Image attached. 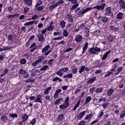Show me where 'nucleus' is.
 I'll return each instance as SVG.
<instances>
[{
    "mask_svg": "<svg viewBox=\"0 0 125 125\" xmlns=\"http://www.w3.org/2000/svg\"><path fill=\"white\" fill-rule=\"evenodd\" d=\"M101 50L100 48L96 47L91 48L88 51H90L91 54H96V52H100Z\"/></svg>",
    "mask_w": 125,
    "mask_h": 125,
    "instance_id": "obj_1",
    "label": "nucleus"
},
{
    "mask_svg": "<svg viewBox=\"0 0 125 125\" xmlns=\"http://www.w3.org/2000/svg\"><path fill=\"white\" fill-rule=\"evenodd\" d=\"M106 6V3H102L101 5H97L96 6H94L93 7L94 9H97L98 11H102V10H104V8H105V7Z\"/></svg>",
    "mask_w": 125,
    "mask_h": 125,
    "instance_id": "obj_2",
    "label": "nucleus"
},
{
    "mask_svg": "<svg viewBox=\"0 0 125 125\" xmlns=\"http://www.w3.org/2000/svg\"><path fill=\"white\" fill-rule=\"evenodd\" d=\"M105 16H113V14L112 13V11H111V7H107L105 10L104 13Z\"/></svg>",
    "mask_w": 125,
    "mask_h": 125,
    "instance_id": "obj_3",
    "label": "nucleus"
},
{
    "mask_svg": "<svg viewBox=\"0 0 125 125\" xmlns=\"http://www.w3.org/2000/svg\"><path fill=\"white\" fill-rule=\"evenodd\" d=\"M19 73L21 75H23V77L24 79H28V78H29V73L22 69H21L19 70Z\"/></svg>",
    "mask_w": 125,
    "mask_h": 125,
    "instance_id": "obj_4",
    "label": "nucleus"
},
{
    "mask_svg": "<svg viewBox=\"0 0 125 125\" xmlns=\"http://www.w3.org/2000/svg\"><path fill=\"white\" fill-rule=\"evenodd\" d=\"M91 10V7L87 8L84 10H81L78 13L79 15H83V14H85L86 12H88L89 10Z\"/></svg>",
    "mask_w": 125,
    "mask_h": 125,
    "instance_id": "obj_5",
    "label": "nucleus"
},
{
    "mask_svg": "<svg viewBox=\"0 0 125 125\" xmlns=\"http://www.w3.org/2000/svg\"><path fill=\"white\" fill-rule=\"evenodd\" d=\"M98 18V19H100L101 21L104 22V23H106V22L108 21V17L106 16L102 17L101 16H99Z\"/></svg>",
    "mask_w": 125,
    "mask_h": 125,
    "instance_id": "obj_6",
    "label": "nucleus"
},
{
    "mask_svg": "<svg viewBox=\"0 0 125 125\" xmlns=\"http://www.w3.org/2000/svg\"><path fill=\"white\" fill-rule=\"evenodd\" d=\"M61 91H62V90H61V89H58L57 90H56L55 94L54 95V99H57V98H58V97H59V93H60V92H61Z\"/></svg>",
    "mask_w": 125,
    "mask_h": 125,
    "instance_id": "obj_7",
    "label": "nucleus"
},
{
    "mask_svg": "<svg viewBox=\"0 0 125 125\" xmlns=\"http://www.w3.org/2000/svg\"><path fill=\"white\" fill-rule=\"evenodd\" d=\"M66 18H67L68 20V22H70V23H73V16L71 14H68L66 16Z\"/></svg>",
    "mask_w": 125,
    "mask_h": 125,
    "instance_id": "obj_8",
    "label": "nucleus"
},
{
    "mask_svg": "<svg viewBox=\"0 0 125 125\" xmlns=\"http://www.w3.org/2000/svg\"><path fill=\"white\" fill-rule=\"evenodd\" d=\"M117 19L118 20H122L124 18V13L122 12H119L116 15Z\"/></svg>",
    "mask_w": 125,
    "mask_h": 125,
    "instance_id": "obj_9",
    "label": "nucleus"
},
{
    "mask_svg": "<svg viewBox=\"0 0 125 125\" xmlns=\"http://www.w3.org/2000/svg\"><path fill=\"white\" fill-rule=\"evenodd\" d=\"M83 40V36L81 35H77L75 38V41L77 42H81Z\"/></svg>",
    "mask_w": 125,
    "mask_h": 125,
    "instance_id": "obj_10",
    "label": "nucleus"
},
{
    "mask_svg": "<svg viewBox=\"0 0 125 125\" xmlns=\"http://www.w3.org/2000/svg\"><path fill=\"white\" fill-rule=\"evenodd\" d=\"M37 37L39 39V42H43V34H42V33H39L37 35Z\"/></svg>",
    "mask_w": 125,
    "mask_h": 125,
    "instance_id": "obj_11",
    "label": "nucleus"
},
{
    "mask_svg": "<svg viewBox=\"0 0 125 125\" xmlns=\"http://www.w3.org/2000/svg\"><path fill=\"white\" fill-rule=\"evenodd\" d=\"M41 99H42V95H37V99L35 100V102L38 103H42V101Z\"/></svg>",
    "mask_w": 125,
    "mask_h": 125,
    "instance_id": "obj_12",
    "label": "nucleus"
},
{
    "mask_svg": "<svg viewBox=\"0 0 125 125\" xmlns=\"http://www.w3.org/2000/svg\"><path fill=\"white\" fill-rule=\"evenodd\" d=\"M85 113H86L85 111H83L81 112L79 114V115L78 116L77 119H78V120H81L82 118H83V116H84V115H85Z\"/></svg>",
    "mask_w": 125,
    "mask_h": 125,
    "instance_id": "obj_13",
    "label": "nucleus"
},
{
    "mask_svg": "<svg viewBox=\"0 0 125 125\" xmlns=\"http://www.w3.org/2000/svg\"><path fill=\"white\" fill-rule=\"evenodd\" d=\"M110 52H111V50H109L104 53V54L103 55L102 58V61H104V60H106V58L108 57V55H109Z\"/></svg>",
    "mask_w": 125,
    "mask_h": 125,
    "instance_id": "obj_14",
    "label": "nucleus"
},
{
    "mask_svg": "<svg viewBox=\"0 0 125 125\" xmlns=\"http://www.w3.org/2000/svg\"><path fill=\"white\" fill-rule=\"evenodd\" d=\"M51 88H52V87H51V86L48 87L44 91V92H43L44 94L45 95H47V94H49V91H50V90H51Z\"/></svg>",
    "mask_w": 125,
    "mask_h": 125,
    "instance_id": "obj_15",
    "label": "nucleus"
},
{
    "mask_svg": "<svg viewBox=\"0 0 125 125\" xmlns=\"http://www.w3.org/2000/svg\"><path fill=\"white\" fill-rule=\"evenodd\" d=\"M23 2L25 4H27V5H29V6H31L32 3H33L32 0H23Z\"/></svg>",
    "mask_w": 125,
    "mask_h": 125,
    "instance_id": "obj_16",
    "label": "nucleus"
},
{
    "mask_svg": "<svg viewBox=\"0 0 125 125\" xmlns=\"http://www.w3.org/2000/svg\"><path fill=\"white\" fill-rule=\"evenodd\" d=\"M96 80V77H93L92 78L90 79L89 80L87 81V83H88L89 84H90L91 83H94L95 81Z\"/></svg>",
    "mask_w": 125,
    "mask_h": 125,
    "instance_id": "obj_17",
    "label": "nucleus"
},
{
    "mask_svg": "<svg viewBox=\"0 0 125 125\" xmlns=\"http://www.w3.org/2000/svg\"><path fill=\"white\" fill-rule=\"evenodd\" d=\"M109 29L111 31L117 32V31H118L120 28H119V27H116L114 25H111L109 26Z\"/></svg>",
    "mask_w": 125,
    "mask_h": 125,
    "instance_id": "obj_18",
    "label": "nucleus"
},
{
    "mask_svg": "<svg viewBox=\"0 0 125 125\" xmlns=\"http://www.w3.org/2000/svg\"><path fill=\"white\" fill-rule=\"evenodd\" d=\"M49 48H50V45H47L42 49V52L43 53H44V52H46V51L49 50Z\"/></svg>",
    "mask_w": 125,
    "mask_h": 125,
    "instance_id": "obj_19",
    "label": "nucleus"
},
{
    "mask_svg": "<svg viewBox=\"0 0 125 125\" xmlns=\"http://www.w3.org/2000/svg\"><path fill=\"white\" fill-rule=\"evenodd\" d=\"M22 119V123H24V122H26V121H27V120L29 119V116H28V114H24L23 115Z\"/></svg>",
    "mask_w": 125,
    "mask_h": 125,
    "instance_id": "obj_20",
    "label": "nucleus"
},
{
    "mask_svg": "<svg viewBox=\"0 0 125 125\" xmlns=\"http://www.w3.org/2000/svg\"><path fill=\"white\" fill-rule=\"evenodd\" d=\"M92 100V98L90 96H88L86 98L85 101V104H88L90 101Z\"/></svg>",
    "mask_w": 125,
    "mask_h": 125,
    "instance_id": "obj_21",
    "label": "nucleus"
},
{
    "mask_svg": "<svg viewBox=\"0 0 125 125\" xmlns=\"http://www.w3.org/2000/svg\"><path fill=\"white\" fill-rule=\"evenodd\" d=\"M63 79H71L73 78V74L72 73H69L67 74L66 75H64L63 77Z\"/></svg>",
    "mask_w": 125,
    "mask_h": 125,
    "instance_id": "obj_22",
    "label": "nucleus"
},
{
    "mask_svg": "<svg viewBox=\"0 0 125 125\" xmlns=\"http://www.w3.org/2000/svg\"><path fill=\"white\" fill-rule=\"evenodd\" d=\"M63 72L62 71V70H61V69H60V70H59L57 72H56V75H57V76H59V77H63Z\"/></svg>",
    "mask_w": 125,
    "mask_h": 125,
    "instance_id": "obj_23",
    "label": "nucleus"
},
{
    "mask_svg": "<svg viewBox=\"0 0 125 125\" xmlns=\"http://www.w3.org/2000/svg\"><path fill=\"white\" fill-rule=\"evenodd\" d=\"M114 92V89L110 88L107 92V96H110L111 94H113Z\"/></svg>",
    "mask_w": 125,
    "mask_h": 125,
    "instance_id": "obj_24",
    "label": "nucleus"
},
{
    "mask_svg": "<svg viewBox=\"0 0 125 125\" xmlns=\"http://www.w3.org/2000/svg\"><path fill=\"white\" fill-rule=\"evenodd\" d=\"M18 16H19V14H16L15 15H10L9 16H7L8 19H13L15 18V17H18Z\"/></svg>",
    "mask_w": 125,
    "mask_h": 125,
    "instance_id": "obj_25",
    "label": "nucleus"
},
{
    "mask_svg": "<svg viewBox=\"0 0 125 125\" xmlns=\"http://www.w3.org/2000/svg\"><path fill=\"white\" fill-rule=\"evenodd\" d=\"M43 2V1H42L41 0H38L36 5L35 6V8H38V7H39V6H40L42 5V4Z\"/></svg>",
    "mask_w": 125,
    "mask_h": 125,
    "instance_id": "obj_26",
    "label": "nucleus"
},
{
    "mask_svg": "<svg viewBox=\"0 0 125 125\" xmlns=\"http://www.w3.org/2000/svg\"><path fill=\"white\" fill-rule=\"evenodd\" d=\"M60 25L62 29H64V28H65V25H66V22L64 21H61Z\"/></svg>",
    "mask_w": 125,
    "mask_h": 125,
    "instance_id": "obj_27",
    "label": "nucleus"
},
{
    "mask_svg": "<svg viewBox=\"0 0 125 125\" xmlns=\"http://www.w3.org/2000/svg\"><path fill=\"white\" fill-rule=\"evenodd\" d=\"M78 6H79L78 3L73 4L70 9V11H72V10H75V9L77 8Z\"/></svg>",
    "mask_w": 125,
    "mask_h": 125,
    "instance_id": "obj_28",
    "label": "nucleus"
},
{
    "mask_svg": "<svg viewBox=\"0 0 125 125\" xmlns=\"http://www.w3.org/2000/svg\"><path fill=\"white\" fill-rule=\"evenodd\" d=\"M102 91H103V88L102 87L97 88L95 91L96 93L98 94L101 93Z\"/></svg>",
    "mask_w": 125,
    "mask_h": 125,
    "instance_id": "obj_29",
    "label": "nucleus"
},
{
    "mask_svg": "<svg viewBox=\"0 0 125 125\" xmlns=\"http://www.w3.org/2000/svg\"><path fill=\"white\" fill-rule=\"evenodd\" d=\"M62 3H64V0H59L58 2H56L55 4L56 6H58V5H60V4H62Z\"/></svg>",
    "mask_w": 125,
    "mask_h": 125,
    "instance_id": "obj_30",
    "label": "nucleus"
},
{
    "mask_svg": "<svg viewBox=\"0 0 125 125\" xmlns=\"http://www.w3.org/2000/svg\"><path fill=\"white\" fill-rule=\"evenodd\" d=\"M63 118H64V115L61 114L58 117L57 121H59V122H62L63 121Z\"/></svg>",
    "mask_w": 125,
    "mask_h": 125,
    "instance_id": "obj_31",
    "label": "nucleus"
},
{
    "mask_svg": "<svg viewBox=\"0 0 125 125\" xmlns=\"http://www.w3.org/2000/svg\"><path fill=\"white\" fill-rule=\"evenodd\" d=\"M62 98H61L56 100L54 103L55 105H57L59 104V103H60V102H61V101H62Z\"/></svg>",
    "mask_w": 125,
    "mask_h": 125,
    "instance_id": "obj_32",
    "label": "nucleus"
},
{
    "mask_svg": "<svg viewBox=\"0 0 125 125\" xmlns=\"http://www.w3.org/2000/svg\"><path fill=\"white\" fill-rule=\"evenodd\" d=\"M53 82H56L57 81H58L60 82V83H61L62 82V79L58 77H56L52 80Z\"/></svg>",
    "mask_w": 125,
    "mask_h": 125,
    "instance_id": "obj_33",
    "label": "nucleus"
},
{
    "mask_svg": "<svg viewBox=\"0 0 125 125\" xmlns=\"http://www.w3.org/2000/svg\"><path fill=\"white\" fill-rule=\"evenodd\" d=\"M54 28H55V26H54V25H51L47 28V31H53V30H54Z\"/></svg>",
    "mask_w": 125,
    "mask_h": 125,
    "instance_id": "obj_34",
    "label": "nucleus"
},
{
    "mask_svg": "<svg viewBox=\"0 0 125 125\" xmlns=\"http://www.w3.org/2000/svg\"><path fill=\"white\" fill-rule=\"evenodd\" d=\"M35 23V21H30L29 22H27L25 23H24V26H29L30 25H33Z\"/></svg>",
    "mask_w": 125,
    "mask_h": 125,
    "instance_id": "obj_35",
    "label": "nucleus"
},
{
    "mask_svg": "<svg viewBox=\"0 0 125 125\" xmlns=\"http://www.w3.org/2000/svg\"><path fill=\"white\" fill-rule=\"evenodd\" d=\"M1 120H2L3 122H6V121L8 120L7 117L5 115H2L1 117Z\"/></svg>",
    "mask_w": 125,
    "mask_h": 125,
    "instance_id": "obj_36",
    "label": "nucleus"
},
{
    "mask_svg": "<svg viewBox=\"0 0 125 125\" xmlns=\"http://www.w3.org/2000/svg\"><path fill=\"white\" fill-rule=\"evenodd\" d=\"M85 69V65H83V66H81L80 68V70H79L80 74H82V73H83V71H84Z\"/></svg>",
    "mask_w": 125,
    "mask_h": 125,
    "instance_id": "obj_37",
    "label": "nucleus"
},
{
    "mask_svg": "<svg viewBox=\"0 0 125 125\" xmlns=\"http://www.w3.org/2000/svg\"><path fill=\"white\" fill-rule=\"evenodd\" d=\"M72 74H77L78 73V67H75L73 68Z\"/></svg>",
    "mask_w": 125,
    "mask_h": 125,
    "instance_id": "obj_38",
    "label": "nucleus"
},
{
    "mask_svg": "<svg viewBox=\"0 0 125 125\" xmlns=\"http://www.w3.org/2000/svg\"><path fill=\"white\" fill-rule=\"evenodd\" d=\"M36 123H37V120H36V118H33L30 122V125H36Z\"/></svg>",
    "mask_w": 125,
    "mask_h": 125,
    "instance_id": "obj_39",
    "label": "nucleus"
},
{
    "mask_svg": "<svg viewBox=\"0 0 125 125\" xmlns=\"http://www.w3.org/2000/svg\"><path fill=\"white\" fill-rule=\"evenodd\" d=\"M8 41L9 42H12L13 41V36L12 34L8 35Z\"/></svg>",
    "mask_w": 125,
    "mask_h": 125,
    "instance_id": "obj_40",
    "label": "nucleus"
},
{
    "mask_svg": "<svg viewBox=\"0 0 125 125\" xmlns=\"http://www.w3.org/2000/svg\"><path fill=\"white\" fill-rule=\"evenodd\" d=\"M44 9V6L42 5L41 6L38 7L36 9L38 10V11H42Z\"/></svg>",
    "mask_w": 125,
    "mask_h": 125,
    "instance_id": "obj_41",
    "label": "nucleus"
},
{
    "mask_svg": "<svg viewBox=\"0 0 125 125\" xmlns=\"http://www.w3.org/2000/svg\"><path fill=\"white\" fill-rule=\"evenodd\" d=\"M103 115H104V112L102 110L100 111L98 114V118H101Z\"/></svg>",
    "mask_w": 125,
    "mask_h": 125,
    "instance_id": "obj_42",
    "label": "nucleus"
},
{
    "mask_svg": "<svg viewBox=\"0 0 125 125\" xmlns=\"http://www.w3.org/2000/svg\"><path fill=\"white\" fill-rule=\"evenodd\" d=\"M65 44V41H62L60 42H57L56 44V46H58V45H61V44L63 45Z\"/></svg>",
    "mask_w": 125,
    "mask_h": 125,
    "instance_id": "obj_43",
    "label": "nucleus"
},
{
    "mask_svg": "<svg viewBox=\"0 0 125 125\" xmlns=\"http://www.w3.org/2000/svg\"><path fill=\"white\" fill-rule=\"evenodd\" d=\"M48 69V65H44L41 68V71H46V69Z\"/></svg>",
    "mask_w": 125,
    "mask_h": 125,
    "instance_id": "obj_44",
    "label": "nucleus"
},
{
    "mask_svg": "<svg viewBox=\"0 0 125 125\" xmlns=\"http://www.w3.org/2000/svg\"><path fill=\"white\" fill-rule=\"evenodd\" d=\"M9 116L11 117V118H18V115H17L16 113L10 114Z\"/></svg>",
    "mask_w": 125,
    "mask_h": 125,
    "instance_id": "obj_45",
    "label": "nucleus"
},
{
    "mask_svg": "<svg viewBox=\"0 0 125 125\" xmlns=\"http://www.w3.org/2000/svg\"><path fill=\"white\" fill-rule=\"evenodd\" d=\"M30 82V83H34L35 81L31 78H28V79L26 80L25 83H29Z\"/></svg>",
    "mask_w": 125,
    "mask_h": 125,
    "instance_id": "obj_46",
    "label": "nucleus"
},
{
    "mask_svg": "<svg viewBox=\"0 0 125 125\" xmlns=\"http://www.w3.org/2000/svg\"><path fill=\"white\" fill-rule=\"evenodd\" d=\"M63 35L64 37H66L69 35V33L66 30H64L63 32Z\"/></svg>",
    "mask_w": 125,
    "mask_h": 125,
    "instance_id": "obj_47",
    "label": "nucleus"
},
{
    "mask_svg": "<svg viewBox=\"0 0 125 125\" xmlns=\"http://www.w3.org/2000/svg\"><path fill=\"white\" fill-rule=\"evenodd\" d=\"M10 48H11V47L10 46H3V51H5V50H9V49H10Z\"/></svg>",
    "mask_w": 125,
    "mask_h": 125,
    "instance_id": "obj_48",
    "label": "nucleus"
},
{
    "mask_svg": "<svg viewBox=\"0 0 125 125\" xmlns=\"http://www.w3.org/2000/svg\"><path fill=\"white\" fill-rule=\"evenodd\" d=\"M68 1H69L70 2H72L73 4H76L78 3V0H68Z\"/></svg>",
    "mask_w": 125,
    "mask_h": 125,
    "instance_id": "obj_49",
    "label": "nucleus"
},
{
    "mask_svg": "<svg viewBox=\"0 0 125 125\" xmlns=\"http://www.w3.org/2000/svg\"><path fill=\"white\" fill-rule=\"evenodd\" d=\"M125 116V111L124 110L121 111V114H120V118L123 119Z\"/></svg>",
    "mask_w": 125,
    "mask_h": 125,
    "instance_id": "obj_50",
    "label": "nucleus"
},
{
    "mask_svg": "<svg viewBox=\"0 0 125 125\" xmlns=\"http://www.w3.org/2000/svg\"><path fill=\"white\" fill-rule=\"evenodd\" d=\"M91 119V114H87L85 117V120H90Z\"/></svg>",
    "mask_w": 125,
    "mask_h": 125,
    "instance_id": "obj_51",
    "label": "nucleus"
},
{
    "mask_svg": "<svg viewBox=\"0 0 125 125\" xmlns=\"http://www.w3.org/2000/svg\"><path fill=\"white\" fill-rule=\"evenodd\" d=\"M61 70H62V72H68V71H69V68L68 67L62 68H61Z\"/></svg>",
    "mask_w": 125,
    "mask_h": 125,
    "instance_id": "obj_52",
    "label": "nucleus"
},
{
    "mask_svg": "<svg viewBox=\"0 0 125 125\" xmlns=\"http://www.w3.org/2000/svg\"><path fill=\"white\" fill-rule=\"evenodd\" d=\"M109 105V103H104L102 104V106H103V108L104 109H106L107 107H108V105Z\"/></svg>",
    "mask_w": 125,
    "mask_h": 125,
    "instance_id": "obj_53",
    "label": "nucleus"
},
{
    "mask_svg": "<svg viewBox=\"0 0 125 125\" xmlns=\"http://www.w3.org/2000/svg\"><path fill=\"white\" fill-rule=\"evenodd\" d=\"M114 40V36H109L108 38V40L109 41V42H113Z\"/></svg>",
    "mask_w": 125,
    "mask_h": 125,
    "instance_id": "obj_54",
    "label": "nucleus"
},
{
    "mask_svg": "<svg viewBox=\"0 0 125 125\" xmlns=\"http://www.w3.org/2000/svg\"><path fill=\"white\" fill-rule=\"evenodd\" d=\"M113 74V72L112 71L108 72L107 73H106L105 75V78H107V77H110V75H112Z\"/></svg>",
    "mask_w": 125,
    "mask_h": 125,
    "instance_id": "obj_55",
    "label": "nucleus"
},
{
    "mask_svg": "<svg viewBox=\"0 0 125 125\" xmlns=\"http://www.w3.org/2000/svg\"><path fill=\"white\" fill-rule=\"evenodd\" d=\"M54 61V60L53 59H51L49 60L47 62V65H51L52 64V62Z\"/></svg>",
    "mask_w": 125,
    "mask_h": 125,
    "instance_id": "obj_56",
    "label": "nucleus"
},
{
    "mask_svg": "<svg viewBox=\"0 0 125 125\" xmlns=\"http://www.w3.org/2000/svg\"><path fill=\"white\" fill-rule=\"evenodd\" d=\"M53 41H60V40H62V37H58L57 38H53Z\"/></svg>",
    "mask_w": 125,
    "mask_h": 125,
    "instance_id": "obj_57",
    "label": "nucleus"
},
{
    "mask_svg": "<svg viewBox=\"0 0 125 125\" xmlns=\"http://www.w3.org/2000/svg\"><path fill=\"white\" fill-rule=\"evenodd\" d=\"M95 91V87H93L89 89V92L93 93V92Z\"/></svg>",
    "mask_w": 125,
    "mask_h": 125,
    "instance_id": "obj_58",
    "label": "nucleus"
},
{
    "mask_svg": "<svg viewBox=\"0 0 125 125\" xmlns=\"http://www.w3.org/2000/svg\"><path fill=\"white\" fill-rule=\"evenodd\" d=\"M55 7H57V6H56V5H55V4L53 5L50 6L49 7V9H51L52 10L54 9V8H55Z\"/></svg>",
    "mask_w": 125,
    "mask_h": 125,
    "instance_id": "obj_59",
    "label": "nucleus"
},
{
    "mask_svg": "<svg viewBox=\"0 0 125 125\" xmlns=\"http://www.w3.org/2000/svg\"><path fill=\"white\" fill-rule=\"evenodd\" d=\"M62 34L61 32H55L54 33V36H60Z\"/></svg>",
    "mask_w": 125,
    "mask_h": 125,
    "instance_id": "obj_60",
    "label": "nucleus"
},
{
    "mask_svg": "<svg viewBox=\"0 0 125 125\" xmlns=\"http://www.w3.org/2000/svg\"><path fill=\"white\" fill-rule=\"evenodd\" d=\"M69 101H70V98L69 97H67L64 100V102L67 104H69Z\"/></svg>",
    "mask_w": 125,
    "mask_h": 125,
    "instance_id": "obj_61",
    "label": "nucleus"
},
{
    "mask_svg": "<svg viewBox=\"0 0 125 125\" xmlns=\"http://www.w3.org/2000/svg\"><path fill=\"white\" fill-rule=\"evenodd\" d=\"M119 4H120V6L121 7V6L122 5H124V4H125V1L123 0H119Z\"/></svg>",
    "mask_w": 125,
    "mask_h": 125,
    "instance_id": "obj_62",
    "label": "nucleus"
},
{
    "mask_svg": "<svg viewBox=\"0 0 125 125\" xmlns=\"http://www.w3.org/2000/svg\"><path fill=\"white\" fill-rule=\"evenodd\" d=\"M29 99L30 101H34L36 99V97L35 96H31L29 97Z\"/></svg>",
    "mask_w": 125,
    "mask_h": 125,
    "instance_id": "obj_63",
    "label": "nucleus"
},
{
    "mask_svg": "<svg viewBox=\"0 0 125 125\" xmlns=\"http://www.w3.org/2000/svg\"><path fill=\"white\" fill-rule=\"evenodd\" d=\"M26 62H27V61H26L25 59H22L21 60V64H26Z\"/></svg>",
    "mask_w": 125,
    "mask_h": 125,
    "instance_id": "obj_64",
    "label": "nucleus"
}]
</instances>
